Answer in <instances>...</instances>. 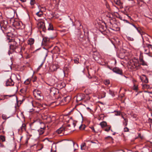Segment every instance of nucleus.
Wrapping results in <instances>:
<instances>
[{"instance_id": "nucleus-61", "label": "nucleus", "mask_w": 152, "mask_h": 152, "mask_svg": "<svg viewBox=\"0 0 152 152\" xmlns=\"http://www.w3.org/2000/svg\"><path fill=\"white\" fill-rule=\"evenodd\" d=\"M118 152H124L123 150H121L118 151Z\"/></svg>"}, {"instance_id": "nucleus-48", "label": "nucleus", "mask_w": 152, "mask_h": 152, "mask_svg": "<svg viewBox=\"0 0 152 152\" xmlns=\"http://www.w3.org/2000/svg\"><path fill=\"white\" fill-rule=\"evenodd\" d=\"M129 131V129L127 127H125L124 128V131L125 132H127Z\"/></svg>"}, {"instance_id": "nucleus-54", "label": "nucleus", "mask_w": 152, "mask_h": 152, "mask_svg": "<svg viewBox=\"0 0 152 152\" xmlns=\"http://www.w3.org/2000/svg\"><path fill=\"white\" fill-rule=\"evenodd\" d=\"M9 96L10 97H11L12 96H15H15V95H4V97H5V96Z\"/></svg>"}, {"instance_id": "nucleus-57", "label": "nucleus", "mask_w": 152, "mask_h": 152, "mask_svg": "<svg viewBox=\"0 0 152 152\" xmlns=\"http://www.w3.org/2000/svg\"><path fill=\"white\" fill-rule=\"evenodd\" d=\"M16 25L17 26H20V23L19 22H17L16 23Z\"/></svg>"}, {"instance_id": "nucleus-21", "label": "nucleus", "mask_w": 152, "mask_h": 152, "mask_svg": "<svg viewBox=\"0 0 152 152\" xmlns=\"http://www.w3.org/2000/svg\"><path fill=\"white\" fill-rule=\"evenodd\" d=\"M50 68L51 71H53L56 70L57 69L58 67L56 65H53L50 66Z\"/></svg>"}, {"instance_id": "nucleus-2", "label": "nucleus", "mask_w": 152, "mask_h": 152, "mask_svg": "<svg viewBox=\"0 0 152 152\" xmlns=\"http://www.w3.org/2000/svg\"><path fill=\"white\" fill-rule=\"evenodd\" d=\"M32 104L34 107V109H32L33 110V111L37 113H38L41 110L39 107L42 106L41 104L40 103L36 102H34Z\"/></svg>"}, {"instance_id": "nucleus-44", "label": "nucleus", "mask_w": 152, "mask_h": 152, "mask_svg": "<svg viewBox=\"0 0 152 152\" xmlns=\"http://www.w3.org/2000/svg\"><path fill=\"white\" fill-rule=\"evenodd\" d=\"M90 142L92 143H97L98 142V141L96 140H91L90 141Z\"/></svg>"}, {"instance_id": "nucleus-56", "label": "nucleus", "mask_w": 152, "mask_h": 152, "mask_svg": "<svg viewBox=\"0 0 152 152\" xmlns=\"http://www.w3.org/2000/svg\"><path fill=\"white\" fill-rule=\"evenodd\" d=\"M103 94H104V96H102L101 98H104V97L105 96L106 93L104 92L103 93Z\"/></svg>"}, {"instance_id": "nucleus-3", "label": "nucleus", "mask_w": 152, "mask_h": 152, "mask_svg": "<svg viewBox=\"0 0 152 152\" xmlns=\"http://www.w3.org/2000/svg\"><path fill=\"white\" fill-rule=\"evenodd\" d=\"M33 94L35 98L38 100H41L43 98L42 94L41 92L37 89H35L33 91Z\"/></svg>"}, {"instance_id": "nucleus-62", "label": "nucleus", "mask_w": 152, "mask_h": 152, "mask_svg": "<svg viewBox=\"0 0 152 152\" xmlns=\"http://www.w3.org/2000/svg\"><path fill=\"white\" fill-rule=\"evenodd\" d=\"M4 146L3 144H2L1 143H0V147H3Z\"/></svg>"}, {"instance_id": "nucleus-19", "label": "nucleus", "mask_w": 152, "mask_h": 152, "mask_svg": "<svg viewBox=\"0 0 152 152\" xmlns=\"http://www.w3.org/2000/svg\"><path fill=\"white\" fill-rule=\"evenodd\" d=\"M49 42V39L47 37H45L42 40L43 43L45 45H47Z\"/></svg>"}, {"instance_id": "nucleus-41", "label": "nucleus", "mask_w": 152, "mask_h": 152, "mask_svg": "<svg viewBox=\"0 0 152 152\" xmlns=\"http://www.w3.org/2000/svg\"><path fill=\"white\" fill-rule=\"evenodd\" d=\"M111 128L110 126H107L106 128L104 130L107 132H108L110 130V128Z\"/></svg>"}, {"instance_id": "nucleus-37", "label": "nucleus", "mask_w": 152, "mask_h": 152, "mask_svg": "<svg viewBox=\"0 0 152 152\" xmlns=\"http://www.w3.org/2000/svg\"><path fill=\"white\" fill-rule=\"evenodd\" d=\"M79 58H75L74 59V62L76 64H78V63H79Z\"/></svg>"}, {"instance_id": "nucleus-50", "label": "nucleus", "mask_w": 152, "mask_h": 152, "mask_svg": "<svg viewBox=\"0 0 152 152\" xmlns=\"http://www.w3.org/2000/svg\"><path fill=\"white\" fill-rule=\"evenodd\" d=\"M129 1H131L132 4V5H134L135 3V2L133 0H128Z\"/></svg>"}, {"instance_id": "nucleus-64", "label": "nucleus", "mask_w": 152, "mask_h": 152, "mask_svg": "<svg viewBox=\"0 0 152 152\" xmlns=\"http://www.w3.org/2000/svg\"><path fill=\"white\" fill-rule=\"evenodd\" d=\"M60 99V98H58V99L57 100V101L58 102L60 101V99Z\"/></svg>"}, {"instance_id": "nucleus-12", "label": "nucleus", "mask_w": 152, "mask_h": 152, "mask_svg": "<svg viewBox=\"0 0 152 152\" xmlns=\"http://www.w3.org/2000/svg\"><path fill=\"white\" fill-rule=\"evenodd\" d=\"M34 146H36L37 148H39L38 150L40 151L42 150V149L43 148V145L42 144L37 143L36 144L34 145H32L31 146V147H32Z\"/></svg>"}, {"instance_id": "nucleus-28", "label": "nucleus", "mask_w": 152, "mask_h": 152, "mask_svg": "<svg viewBox=\"0 0 152 152\" xmlns=\"http://www.w3.org/2000/svg\"><path fill=\"white\" fill-rule=\"evenodd\" d=\"M100 30L102 31H104L106 30L107 28L105 26L101 25L100 27Z\"/></svg>"}, {"instance_id": "nucleus-27", "label": "nucleus", "mask_w": 152, "mask_h": 152, "mask_svg": "<svg viewBox=\"0 0 152 152\" xmlns=\"http://www.w3.org/2000/svg\"><path fill=\"white\" fill-rule=\"evenodd\" d=\"M100 125L103 128L107 126V123L105 121H103L100 123Z\"/></svg>"}, {"instance_id": "nucleus-34", "label": "nucleus", "mask_w": 152, "mask_h": 152, "mask_svg": "<svg viewBox=\"0 0 152 152\" xmlns=\"http://www.w3.org/2000/svg\"><path fill=\"white\" fill-rule=\"evenodd\" d=\"M104 83L105 85H107L110 84V82L109 80H104Z\"/></svg>"}, {"instance_id": "nucleus-59", "label": "nucleus", "mask_w": 152, "mask_h": 152, "mask_svg": "<svg viewBox=\"0 0 152 152\" xmlns=\"http://www.w3.org/2000/svg\"><path fill=\"white\" fill-rule=\"evenodd\" d=\"M20 1L23 2H24L26 1V0H20Z\"/></svg>"}, {"instance_id": "nucleus-58", "label": "nucleus", "mask_w": 152, "mask_h": 152, "mask_svg": "<svg viewBox=\"0 0 152 152\" xmlns=\"http://www.w3.org/2000/svg\"><path fill=\"white\" fill-rule=\"evenodd\" d=\"M135 28H136L137 29V28L135 26V25L133 24H131Z\"/></svg>"}, {"instance_id": "nucleus-51", "label": "nucleus", "mask_w": 152, "mask_h": 152, "mask_svg": "<svg viewBox=\"0 0 152 152\" xmlns=\"http://www.w3.org/2000/svg\"><path fill=\"white\" fill-rule=\"evenodd\" d=\"M33 81L34 82L35 81H36L37 80V77H36L35 76V77H34V78H33Z\"/></svg>"}, {"instance_id": "nucleus-63", "label": "nucleus", "mask_w": 152, "mask_h": 152, "mask_svg": "<svg viewBox=\"0 0 152 152\" xmlns=\"http://www.w3.org/2000/svg\"><path fill=\"white\" fill-rule=\"evenodd\" d=\"M124 20V21H125L127 23H129V22H128V21L127 20Z\"/></svg>"}, {"instance_id": "nucleus-53", "label": "nucleus", "mask_w": 152, "mask_h": 152, "mask_svg": "<svg viewBox=\"0 0 152 152\" xmlns=\"http://www.w3.org/2000/svg\"><path fill=\"white\" fill-rule=\"evenodd\" d=\"M124 14L127 15L128 16V17H129L130 19L131 18L128 15V14H127V12H124Z\"/></svg>"}, {"instance_id": "nucleus-4", "label": "nucleus", "mask_w": 152, "mask_h": 152, "mask_svg": "<svg viewBox=\"0 0 152 152\" xmlns=\"http://www.w3.org/2000/svg\"><path fill=\"white\" fill-rule=\"evenodd\" d=\"M7 24V22L3 19L2 16V14L0 12V26L1 28L3 27L5 29L6 28Z\"/></svg>"}, {"instance_id": "nucleus-8", "label": "nucleus", "mask_w": 152, "mask_h": 152, "mask_svg": "<svg viewBox=\"0 0 152 152\" xmlns=\"http://www.w3.org/2000/svg\"><path fill=\"white\" fill-rule=\"evenodd\" d=\"M140 79L142 82L145 83H147L148 82V79L146 76L144 75H142L140 77Z\"/></svg>"}, {"instance_id": "nucleus-36", "label": "nucleus", "mask_w": 152, "mask_h": 152, "mask_svg": "<svg viewBox=\"0 0 152 152\" xmlns=\"http://www.w3.org/2000/svg\"><path fill=\"white\" fill-rule=\"evenodd\" d=\"M124 122H123L124 125L125 126H126L128 124V119L126 118L124 119Z\"/></svg>"}, {"instance_id": "nucleus-43", "label": "nucleus", "mask_w": 152, "mask_h": 152, "mask_svg": "<svg viewBox=\"0 0 152 152\" xmlns=\"http://www.w3.org/2000/svg\"><path fill=\"white\" fill-rule=\"evenodd\" d=\"M90 128L91 129V130H92V131L93 132H94V133H98V132L96 131L95 130L93 126H92L90 127Z\"/></svg>"}, {"instance_id": "nucleus-45", "label": "nucleus", "mask_w": 152, "mask_h": 152, "mask_svg": "<svg viewBox=\"0 0 152 152\" xmlns=\"http://www.w3.org/2000/svg\"><path fill=\"white\" fill-rule=\"evenodd\" d=\"M25 50V48L23 47H19L18 50L20 51V52L22 51L23 50Z\"/></svg>"}, {"instance_id": "nucleus-16", "label": "nucleus", "mask_w": 152, "mask_h": 152, "mask_svg": "<svg viewBox=\"0 0 152 152\" xmlns=\"http://www.w3.org/2000/svg\"><path fill=\"white\" fill-rule=\"evenodd\" d=\"M69 68L65 66L64 68V69L63 70V72L64 74V76L66 77H67L68 76V72H69Z\"/></svg>"}, {"instance_id": "nucleus-60", "label": "nucleus", "mask_w": 152, "mask_h": 152, "mask_svg": "<svg viewBox=\"0 0 152 152\" xmlns=\"http://www.w3.org/2000/svg\"><path fill=\"white\" fill-rule=\"evenodd\" d=\"M82 125H81V126H80V127H79L80 129H82Z\"/></svg>"}, {"instance_id": "nucleus-10", "label": "nucleus", "mask_w": 152, "mask_h": 152, "mask_svg": "<svg viewBox=\"0 0 152 152\" xmlns=\"http://www.w3.org/2000/svg\"><path fill=\"white\" fill-rule=\"evenodd\" d=\"M14 83L13 82V80L10 78L8 79L6 81V86H13L14 85Z\"/></svg>"}, {"instance_id": "nucleus-40", "label": "nucleus", "mask_w": 152, "mask_h": 152, "mask_svg": "<svg viewBox=\"0 0 152 152\" xmlns=\"http://www.w3.org/2000/svg\"><path fill=\"white\" fill-rule=\"evenodd\" d=\"M44 128H41L39 130H38V131H40V132L39 134H42L44 132Z\"/></svg>"}, {"instance_id": "nucleus-30", "label": "nucleus", "mask_w": 152, "mask_h": 152, "mask_svg": "<svg viewBox=\"0 0 152 152\" xmlns=\"http://www.w3.org/2000/svg\"><path fill=\"white\" fill-rule=\"evenodd\" d=\"M142 88H146V89H148V88H150V86L149 85H148L147 84H142Z\"/></svg>"}, {"instance_id": "nucleus-33", "label": "nucleus", "mask_w": 152, "mask_h": 152, "mask_svg": "<svg viewBox=\"0 0 152 152\" xmlns=\"http://www.w3.org/2000/svg\"><path fill=\"white\" fill-rule=\"evenodd\" d=\"M0 140H1L2 142H4L5 140V136H0Z\"/></svg>"}, {"instance_id": "nucleus-47", "label": "nucleus", "mask_w": 152, "mask_h": 152, "mask_svg": "<svg viewBox=\"0 0 152 152\" xmlns=\"http://www.w3.org/2000/svg\"><path fill=\"white\" fill-rule=\"evenodd\" d=\"M106 6L107 8L109 10H110V9L109 4H108L106 3Z\"/></svg>"}, {"instance_id": "nucleus-26", "label": "nucleus", "mask_w": 152, "mask_h": 152, "mask_svg": "<svg viewBox=\"0 0 152 152\" xmlns=\"http://www.w3.org/2000/svg\"><path fill=\"white\" fill-rule=\"evenodd\" d=\"M86 148V143H83L81 145V150H85Z\"/></svg>"}, {"instance_id": "nucleus-18", "label": "nucleus", "mask_w": 152, "mask_h": 152, "mask_svg": "<svg viewBox=\"0 0 152 152\" xmlns=\"http://www.w3.org/2000/svg\"><path fill=\"white\" fill-rule=\"evenodd\" d=\"M85 98V96L84 94H80L77 95V101H80Z\"/></svg>"}, {"instance_id": "nucleus-29", "label": "nucleus", "mask_w": 152, "mask_h": 152, "mask_svg": "<svg viewBox=\"0 0 152 152\" xmlns=\"http://www.w3.org/2000/svg\"><path fill=\"white\" fill-rule=\"evenodd\" d=\"M47 29L48 30H53V25L51 23H49V26L47 28Z\"/></svg>"}, {"instance_id": "nucleus-23", "label": "nucleus", "mask_w": 152, "mask_h": 152, "mask_svg": "<svg viewBox=\"0 0 152 152\" xmlns=\"http://www.w3.org/2000/svg\"><path fill=\"white\" fill-rule=\"evenodd\" d=\"M36 15L38 17H42L43 15V12L41 10H39V12H37L36 14Z\"/></svg>"}, {"instance_id": "nucleus-22", "label": "nucleus", "mask_w": 152, "mask_h": 152, "mask_svg": "<svg viewBox=\"0 0 152 152\" xmlns=\"http://www.w3.org/2000/svg\"><path fill=\"white\" fill-rule=\"evenodd\" d=\"M76 122L75 121H72L71 124H68L67 125V127H71L72 128H74L76 125Z\"/></svg>"}, {"instance_id": "nucleus-15", "label": "nucleus", "mask_w": 152, "mask_h": 152, "mask_svg": "<svg viewBox=\"0 0 152 152\" xmlns=\"http://www.w3.org/2000/svg\"><path fill=\"white\" fill-rule=\"evenodd\" d=\"M58 90L55 88H52L50 89V94L51 95H54L57 92Z\"/></svg>"}, {"instance_id": "nucleus-35", "label": "nucleus", "mask_w": 152, "mask_h": 152, "mask_svg": "<svg viewBox=\"0 0 152 152\" xmlns=\"http://www.w3.org/2000/svg\"><path fill=\"white\" fill-rule=\"evenodd\" d=\"M30 81L31 80L30 79H27L24 82V83L26 85H28L30 83Z\"/></svg>"}, {"instance_id": "nucleus-55", "label": "nucleus", "mask_w": 152, "mask_h": 152, "mask_svg": "<svg viewBox=\"0 0 152 152\" xmlns=\"http://www.w3.org/2000/svg\"><path fill=\"white\" fill-rule=\"evenodd\" d=\"M118 18L121 20H123V18L122 17L119 15H118Z\"/></svg>"}, {"instance_id": "nucleus-38", "label": "nucleus", "mask_w": 152, "mask_h": 152, "mask_svg": "<svg viewBox=\"0 0 152 152\" xmlns=\"http://www.w3.org/2000/svg\"><path fill=\"white\" fill-rule=\"evenodd\" d=\"M109 93L111 95L113 96H115L114 92L110 90H109Z\"/></svg>"}, {"instance_id": "nucleus-17", "label": "nucleus", "mask_w": 152, "mask_h": 152, "mask_svg": "<svg viewBox=\"0 0 152 152\" xmlns=\"http://www.w3.org/2000/svg\"><path fill=\"white\" fill-rule=\"evenodd\" d=\"M60 49L57 46H56L54 48L52 51L54 53H58L59 54L60 52Z\"/></svg>"}, {"instance_id": "nucleus-5", "label": "nucleus", "mask_w": 152, "mask_h": 152, "mask_svg": "<svg viewBox=\"0 0 152 152\" xmlns=\"http://www.w3.org/2000/svg\"><path fill=\"white\" fill-rule=\"evenodd\" d=\"M138 60H136V63H134L133 62L132 63H131V64L129 65L130 66V68L132 69H137L138 67Z\"/></svg>"}, {"instance_id": "nucleus-11", "label": "nucleus", "mask_w": 152, "mask_h": 152, "mask_svg": "<svg viewBox=\"0 0 152 152\" xmlns=\"http://www.w3.org/2000/svg\"><path fill=\"white\" fill-rule=\"evenodd\" d=\"M114 1L116 4L120 6L121 9L123 8V3L120 0H114Z\"/></svg>"}, {"instance_id": "nucleus-25", "label": "nucleus", "mask_w": 152, "mask_h": 152, "mask_svg": "<svg viewBox=\"0 0 152 152\" xmlns=\"http://www.w3.org/2000/svg\"><path fill=\"white\" fill-rule=\"evenodd\" d=\"M133 83H134V86L133 87V90L134 91H137L138 89V86L137 85H136L134 83V82H136L135 80H133Z\"/></svg>"}, {"instance_id": "nucleus-24", "label": "nucleus", "mask_w": 152, "mask_h": 152, "mask_svg": "<svg viewBox=\"0 0 152 152\" xmlns=\"http://www.w3.org/2000/svg\"><path fill=\"white\" fill-rule=\"evenodd\" d=\"M140 64L143 66L147 65V63L145 62L142 59H140Z\"/></svg>"}, {"instance_id": "nucleus-14", "label": "nucleus", "mask_w": 152, "mask_h": 152, "mask_svg": "<svg viewBox=\"0 0 152 152\" xmlns=\"http://www.w3.org/2000/svg\"><path fill=\"white\" fill-rule=\"evenodd\" d=\"M38 26L39 28L42 29L44 31V29H46V27L45 26V24L43 22H41L38 23Z\"/></svg>"}, {"instance_id": "nucleus-6", "label": "nucleus", "mask_w": 152, "mask_h": 152, "mask_svg": "<svg viewBox=\"0 0 152 152\" xmlns=\"http://www.w3.org/2000/svg\"><path fill=\"white\" fill-rule=\"evenodd\" d=\"M112 70L114 72L121 75H122L123 73L122 70L118 67H116L113 68Z\"/></svg>"}, {"instance_id": "nucleus-49", "label": "nucleus", "mask_w": 152, "mask_h": 152, "mask_svg": "<svg viewBox=\"0 0 152 152\" xmlns=\"http://www.w3.org/2000/svg\"><path fill=\"white\" fill-rule=\"evenodd\" d=\"M17 80L19 81L20 79V77L19 75H18L17 76Z\"/></svg>"}, {"instance_id": "nucleus-39", "label": "nucleus", "mask_w": 152, "mask_h": 152, "mask_svg": "<svg viewBox=\"0 0 152 152\" xmlns=\"http://www.w3.org/2000/svg\"><path fill=\"white\" fill-rule=\"evenodd\" d=\"M148 45L149 48L150 53H152V45L149 44H148Z\"/></svg>"}, {"instance_id": "nucleus-7", "label": "nucleus", "mask_w": 152, "mask_h": 152, "mask_svg": "<svg viewBox=\"0 0 152 152\" xmlns=\"http://www.w3.org/2000/svg\"><path fill=\"white\" fill-rule=\"evenodd\" d=\"M70 99L71 97L70 96H67L64 97L63 99H62L60 101L59 104L62 103V102L64 103V102H66V103H68L70 101Z\"/></svg>"}, {"instance_id": "nucleus-20", "label": "nucleus", "mask_w": 152, "mask_h": 152, "mask_svg": "<svg viewBox=\"0 0 152 152\" xmlns=\"http://www.w3.org/2000/svg\"><path fill=\"white\" fill-rule=\"evenodd\" d=\"M34 40L33 38H29L27 40V43L30 45H31L34 43Z\"/></svg>"}, {"instance_id": "nucleus-42", "label": "nucleus", "mask_w": 152, "mask_h": 152, "mask_svg": "<svg viewBox=\"0 0 152 152\" xmlns=\"http://www.w3.org/2000/svg\"><path fill=\"white\" fill-rule=\"evenodd\" d=\"M35 3V0H31L30 4L31 5H33Z\"/></svg>"}, {"instance_id": "nucleus-9", "label": "nucleus", "mask_w": 152, "mask_h": 152, "mask_svg": "<svg viewBox=\"0 0 152 152\" xmlns=\"http://www.w3.org/2000/svg\"><path fill=\"white\" fill-rule=\"evenodd\" d=\"M143 48H144L145 53V54H148L150 53V51L149 49V48L148 44H146V45H145L143 46Z\"/></svg>"}, {"instance_id": "nucleus-1", "label": "nucleus", "mask_w": 152, "mask_h": 152, "mask_svg": "<svg viewBox=\"0 0 152 152\" xmlns=\"http://www.w3.org/2000/svg\"><path fill=\"white\" fill-rule=\"evenodd\" d=\"M7 41L9 42V45H10V50L9 51V55L14 52L17 53L20 52V51L18 50V44L17 42L12 39V37H7Z\"/></svg>"}, {"instance_id": "nucleus-52", "label": "nucleus", "mask_w": 152, "mask_h": 152, "mask_svg": "<svg viewBox=\"0 0 152 152\" xmlns=\"http://www.w3.org/2000/svg\"><path fill=\"white\" fill-rule=\"evenodd\" d=\"M138 137H139L141 139L143 138V136H142L141 135V134L140 133L138 134Z\"/></svg>"}, {"instance_id": "nucleus-31", "label": "nucleus", "mask_w": 152, "mask_h": 152, "mask_svg": "<svg viewBox=\"0 0 152 152\" xmlns=\"http://www.w3.org/2000/svg\"><path fill=\"white\" fill-rule=\"evenodd\" d=\"M26 125L25 124H23L20 127V129L22 131H23L26 130Z\"/></svg>"}, {"instance_id": "nucleus-13", "label": "nucleus", "mask_w": 152, "mask_h": 152, "mask_svg": "<svg viewBox=\"0 0 152 152\" xmlns=\"http://www.w3.org/2000/svg\"><path fill=\"white\" fill-rule=\"evenodd\" d=\"M66 128H64L63 127H60L56 131V132L58 134H64V132L66 130Z\"/></svg>"}, {"instance_id": "nucleus-32", "label": "nucleus", "mask_w": 152, "mask_h": 152, "mask_svg": "<svg viewBox=\"0 0 152 152\" xmlns=\"http://www.w3.org/2000/svg\"><path fill=\"white\" fill-rule=\"evenodd\" d=\"M27 89L26 88H23L20 90V92L24 94H25L26 92Z\"/></svg>"}, {"instance_id": "nucleus-46", "label": "nucleus", "mask_w": 152, "mask_h": 152, "mask_svg": "<svg viewBox=\"0 0 152 152\" xmlns=\"http://www.w3.org/2000/svg\"><path fill=\"white\" fill-rule=\"evenodd\" d=\"M127 38L129 40L132 41L134 40V39L132 37H130L128 36L127 37Z\"/></svg>"}]
</instances>
